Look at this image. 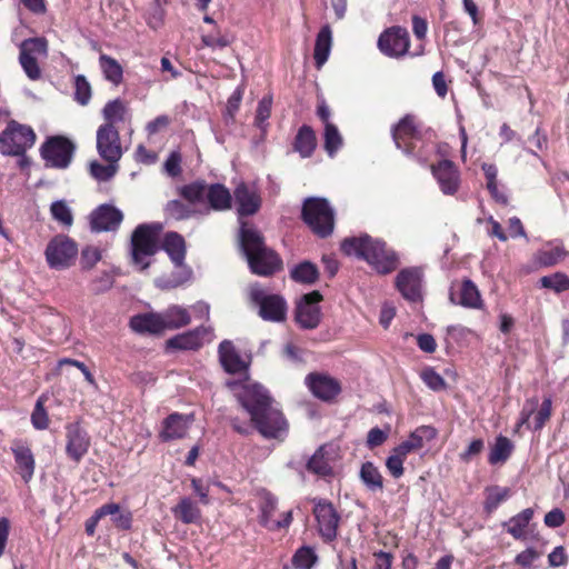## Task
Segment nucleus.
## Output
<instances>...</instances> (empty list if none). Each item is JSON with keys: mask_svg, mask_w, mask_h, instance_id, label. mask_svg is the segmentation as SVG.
<instances>
[{"mask_svg": "<svg viewBox=\"0 0 569 569\" xmlns=\"http://www.w3.org/2000/svg\"><path fill=\"white\" fill-rule=\"evenodd\" d=\"M76 150L74 143L66 137L54 136L41 146L40 153L47 167L66 169L69 167Z\"/></svg>", "mask_w": 569, "mask_h": 569, "instance_id": "9", "label": "nucleus"}, {"mask_svg": "<svg viewBox=\"0 0 569 569\" xmlns=\"http://www.w3.org/2000/svg\"><path fill=\"white\" fill-rule=\"evenodd\" d=\"M241 407L249 413L258 432L267 439H280L288 423L280 409L274 406L269 392L259 383H246L237 393Z\"/></svg>", "mask_w": 569, "mask_h": 569, "instance_id": "1", "label": "nucleus"}, {"mask_svg": "<svg viewBox=\"0 0 569 569\" xmlns=\"http://www.w3.org/2000/svg\"><path fill=\"white\" fill-rule=\"evenodd\" d=\"M540 558V552L533 548H527L515 558L516 565L522 568H529L531 565Z\"/></svg>", "mask_w": 569, "mask_h": 569, "instance_id": "59", "label": "nucleus"}, {"mask_svg": "<svg viewBox=\"0 0 569 569\" xmlns=\"http://www.w3.org/2000/svg\"><path fill=\"white\" fill-rule=\"evenodd\" d=\"M47 51L48 44L43 38H29L21 42L19 62L29 79L40 78L41 70L36 56H47Z\"/></svg>", "mask_w": 569, "mask_h": 569, "instance_id": "12", "label": "nucleus"}, {"mask_svg": "<svg viewBox=\"0 0 569 569\" xmlns=\"http://www.w3.org/2000/svg\"><path fill=\"white\" fill-rule=\"evenodd\" d=\"M113 284V277L109 272H102L100 277H98L92 282V290L96 293L104 292L109 290Z\"/></svg>", "mask_w": 569, "mask_h": 569, "instance_id": "62", "label": "nucleus"}, {"mask_svg": "<svg viewBox=\"0 0 569 569\" xmlns=\"http://www.w3.org/2000/svg\"><path fill=\"white\" fill-rule=\"evenodd\" d=\"M240 247L252 273L269 277L282 268L281 258L266 246L261 232L246 222L240 228Z\"/></svg>", "mask_w": 569, "mask_h": 569, "instance_id": "2", "label": "nucleus"}, {"mask_svg": "<svg viewBox=\"0 0 569 569\" xmlns=\"http://www.w3.org/2000/svg\"><path fill=\"white\" fill-rule=\"evenodd\" d=\"M160 224H139L131 236V261L139 270L151 264V258L159 249Z\"/></svg>", "mask_w": 569, "mask_h": 569, "instance_id": "5", "label": "nucleus"}, {"mask_svg": "<svg viewBox=\"0 0 569 569\" xmlns=\"http://www.w3.org/2000/svg\"><path fill=\"white\" fill-rule=\"evenodd\" d=\"M317 146L316 133L310 126L303 124L295 139V150L299 152L302 158H309Z\"/></svg>", "mask_w": 569, "mask_h": 569, "instance_id": "34", "label": "nucleus"}, {"mask_svg": "<svg viewBox=\"0 0 569 569\" xmlns=\"http://www.w3.org/2000/svg\"><path fill=\"white\" fill-rule=\"evenodd\" d=\"M201 40L206 47L220 49L228 47L232 42V38L220 32L203 34Z\"/></svg>", "mask_w": 569, "mask_h": 569, "instance_id": "54", "label": "nucleus"}, {"mask_svg": "<svg viewBox=\"0 0 569 569\" xmlns=\"http://www.w3.org/2000/svg\"><path fill=\"white\" fill-rule=\"evenodd\" d=\"M98 154L104 161L119 162L123 154L118 127L100 124L96 134Z\"/></svg>", "mask_w": 569, "mask_h": 569, "instance_id": "14", "label": "nucleus"}, {"mask_svg": "<svg viewBox=\"0 0 569 569\" xmlns=\"http://www.w3.org/2000/svg\"><path fill=\"white\" fill-rule=\"evenodd\" d=\"M271 106H272V97L266 96L263 97L259 103L256 111V124L259 129H266V121L269 119L271 114Z\"/></svg>", "mask_w": 569, "mask_h": 569, "instance_id": "50", "label": "nucleus"}, {"mask_svg": "<svg viewBox=\"0 0 569 569\" xmlns=\"http://www.w3.org/2000/svg\"><path fill=\"white\" fill-rule=\"evenodd\" d=\"M180 163H181L180 153L177 151H173L169 154V157L164 161L163 167H164L166 172L170 177H177L181 173Z\"/></svg>", "mask_w": 569, "mask_h": 569, "instance_id": "60", "label": "nucleus"}, {"mask_svg": "<svg viewBox=\"0 0 569 569\" xmlns=\"http://www.w3.org/2000/svg\"><path fill=\"white\" fill-rule=\"evenodd\" d=\"M102 117L104 122L102 124H110L117 127L120 122H124L129 117V109L124 101L114 99L108 101L102 109Z\"/></svg>", "mask_w": 569, "mask_h": 569, "instance_id": "31", "label": "nucleus"}, {"mask_svg": "<svg viewBox=\"0 0 569 569\" xmlns=\"http://www.w3.org/2000/svg\"><path fill=\"white\" fill-rule=\"evenodd\" d=\"M164 330H174L190 323L191 317L187 309L179 306H171L160 313Z\"/></svg>", "mask_w": 569, "mask_h": 569, "instance_id": "33", "label": "nucleus"}, {"mask_svg": "<svg viewBox=\"0 0 569 569\" xmlns=\"http://www.w3.org/2000/svg\"><path fill=\"white\" fill-rule=\"evenodd\" d=\"M422 271L419 268L402 269L396 277V287L401 296L412 302L421 299Z\"/></svg>", "mask_w": 569, "mask_h": 569, "instance_id": "20", "label": "nucleus"}, {"mask_svg": "<svg viewBox=\"0 0 569 569\" xmlns=\"http://www.w3.org/2000/svg\"><path fill=\"white\" fill-rule=\"evenodd\" d=\"M331 457H329L327 446H321L309 458L307 470L318 476H329L332 473Z\"/></svg>", "mask_w": 569, "mask_h": 569, "instance_id": "32", "label": "nucleus"}, {"mask_svg": "<svg viewBox=\"0 0 569 569\" xmlns=\"http://www.w3.org/2000/svg\"><path fill=\"white\" fill-rule=\"evenodd\" d=\"M31 422L37 430H44L49 426L48 413L40 399L37 401L36 407L32 411Z\"/></svg>", "mask_w": 569, "mask_h": 569, "instance_id": "52", "label": "nucleus"}, {"mask_svg": "<svg viewBox=\"0 0 569 569\" xmlns=\"http://www.w3.org/2000/svg\"><path fill=\"white\" fill-rule=\"evenodd\" d=\"M533 517V509L527 508L518 515L511 517L503 526L507 528V532L510 533L517 540L526 539L525 529L528 527L530 520Z\"/></svg>", "mask_w": 569, "mask_h": 569, "instance_id": "35", "label": "nucleus"}, {"mask_svg": "<svg viewBox=\"0 0 569 569\" xmlns=\"http://www.w3.org/2000/svg\"><path fill=\"white\" fill-rule=\"evenodd\" d=\"M173 516L181 522L189 525L197 522L201 517L198 505L190 498H182L179 503L172 508Z\"/></svg>", "mask_w": 569, "mask_h": 569, "instance_id": "37", "label": "nucleus"}, {"mask_svg": "<svg viewBox=\"0 0 569 569\" xmlns=\"http://www.w3.org/2000/svg\"><path fill=\"white\" fill-rule=\"evenodd\" d=\"M166 212L169 217L176 220L188 219L194 213L189 204L183 203L180 200H171L166 206Z\"/></svg>", "mask_w": 569, "mask_h": 569, "instance_id": "48", "label": "nucleus"}, {"mask_svg": "<svg viewBox=\"0 0 569 569\" xmlns=\"http://www.w3.org/2000/svg\"><path fill=\"white\" fill-rule=\"evenodd\" d=\"M332 47V31L329 24L323 26L316 38L313 58L317 68H321L328 60Z\"/></svg>", "mask_w": 569, "mask_h": 569, "instance_id": "30", "label": "nucleus"}, {"mask_svg": "<svg viewBox=\"0 0 569 569\" xmlns=\"http://www.w3.org/2000/svg\"><path fill=\"white\" fill-rule=\"evenodd\" d=\"M317 560L315 551L309 547L299 548L292 557V565L298 569H310Z\"/></svg>", "mask_w": 569, "mask_h": 569, "instance_id": "47", "label": "nucleus"}, {"mask_svg": "<svg viewBox=\"0 0 569 569\" xmlns=\"http://www.w3.org/2000/svg\"><path fill=\"white\" fill-rule=\"evenodd\" d=\"M421 379L433 391H439L446 388L445 379L431 368L422 371Z\"/></svg>", "mask_w": 569, "mask_h": 569, "instance_id": "53", "label": "nucleus"}, {"mask_svg": "<svg viewBox=\"0 0 569 569\" xmlns=\"http://www.w3.org/2000/svg\"><path fill=\"white\" fill-rule=\"evenodd\" d=\"M234 199L238 204V213L240 217L254 214L261 206V199L257 191L246 183H240L234 189Z\"/></svg>", "mask_w": 569, "mask_h": 569, "instance_id": "25", "label": "nucleus"}, {"mask_svg": "<svg viewBox=\"0 0 569 569\" xmlns=\"http://www.w3.org/2000/svg\"><path fill=\"white\" fill-rule=\"evenodd\" d=\"M323 138L325 150L330 157H333L342 146V137L338 128L333 123H327V126H325Z\"/></svg>", "mask_w": 569, "mask_h": 569, "instance_id": "42", "label": "nucleus"}, {"mask_svg": "<svg viewBox=\"0 0 569 569\" xmlns=\"http://www.w3.org/2000/svg\"><path fill=\"white\" fill-rule=\"evenodd\" d=\"M66 452L74 462L87 455L90 447V437L79 422L68 423L66 426Z\"/></svg>", "mask_w": 569, "mask_h": 569, "instance_id": "18", "label": "nucleus"}, {"mask_svg": "<svg viewBox=\"0 0 569 569\" xmlns=\"http://www.w3.org/2000/svg\"><path fill=\"white\" fill-rule=\"evenodd\" d=\"M250 300L259 308V316L267 321L281 322L287 316V302L279 295L267 293L259 284L250 287Z\"/></svg>", "mask_w": 569, "mask_h": 569, "instance_id": "8", "label": "nucleus"}, {"mask_svg": "<svg viewBox=\"0 0 569 569\" xmlns=\"http://www.w3.org/2000/svg\"><path fill=\"white\" fill-rule=\"evenodd\" d=\"M313 515L322 538L328 541L336 539L340 516L332 503L322 499L315 500Z\"/></svg>", "mask_w": 569, "mask_h": 569, "instance_id": "17", "label": "nucleus"}, {"mask_svg": "<svg viewBox=\"0 0 569 569\" xmlns=\"http://www.w3.org/2000/svg\"><path fill=\"white\" fill-rule=\"evenodd\" d=\"M50 212L52 218L64 227H71L73 223V214L70 207L64 200H57L51 203Z\"/></svg>", "mask_w": 569, "mask_h": 569, "instance_id": "43", "label": "nucleus"}, {"mask_svg": "<svg viewBox=\"0 0 569 569\" xmlns=\"http://www.w3.org/2000/svg\"><path fill=\"white\" fill-rule=\"evenodd\" d=\"M410 47V39L407 29L391 27L385 30L378 38L379 50L389 58L403 57Z\"/></svg>", "mask_w": 569, "mask_h": 569, "instance_id": "15", "label": "nucleus"}, {"mask_svg": "<svg viewBox=\"0 0 569 569\" xmlns=\"http://www.w3.org/2000/svg\"><path fill=\"white\" fill-rule=\"evenodd\" d=\"M107 164H102L94 160L90 163L91 176L99 181H108L114 177L119 166L118 162L107 161Z\"/></svg>", "mask_w": 569, "mask_h": 569, "instance_id": "44", "label": "nucleus"}, {"mask_svg": "<svg viewBox=\"0 0 569 569\" xmlns=\"http://www.w3.org/2000/svg\"><path fill=\"white\" fill-rule=\"evenodd\" d=\"M456 295L457 293L453 291H451V293H450V300L455 303L461 305L467 308H473V309L480 308V306H481V298H480L478 288L469 279H466L462 281V283L459 288V291H458V295H459L458 301H456Z\"/></svg>", "mask_w": 569, "mask_h": 569, "instance_id": "29", "label": "nucleus"}, {"mask_svg": "<svg viewBox=\"0 0 569 569\" xmlns=\"http://www.w3.org/2000/svg\"><path fill=\"white\" fill-rule=\"evenodd\" d=\"M218 352L220 363L227 372L240 373L247 369L244 361L238 355L231 341L223 340L219 345Z\"/></svg>", "mask_w": 569, "mask_h": 569, "instance_id": "27", "label": "nucleus"}, {"mask_svg": "<svg viewBox=\"0 0 569 569\" xmlns=\"http://www.w3.org/2000/svg\"><path fill=\"white\" fill-rule=\"evenodd\" d=\"M485 448L482 439H475L470 442L468 448L459 455L460 460L469 462L473 457L478 456Z\"/></svg>", "mask_w": 569, "mask_h": 569, "instance_id": "61", "label": "nucleus"}, {"mask_svg": "<svg viewBox=\"0 0 569 569\" xmlns=\"http://www.w3.org/2000/svg\"><path fill=\"white\" fill-rule=\"evenodd\" d=\"M162 249L168 253L176 267L181 268L178 278H173L166 284L168 288L177 287L189 279L191 271L183 267L186 257V242L177 232H168L162 241Z\"/></svg>", "mask_w": 569, "mask_h": 569, "instance_id": "13", "label": "nucleus"}, {"mask_svg": "<svg viewBox=\"0 0 569 569\" xmlns=\"http://www.w3.org/2000/svg\"><path fill=\"white\" fill-rule=\"evenodd\" d=\"M101 260V251L97 247H87L81 252V266L83 269H91Z\"/></svg>", "mask_w": 569, "mask_h": 569, "instance_id": "57", "label": "nucleus"}, {"mask_svg": "<svg viewBox=\"0 0 569 569\" xmlns=\"http://www.w3.org/2000/svg\"><path fill=\"white\" fill-rule=\"evenodd\" d=\"M180 194L190 203L208 201L210 209L223 211L231 208L232 196L228 188L221 183L207 184L204 181H194L180 189Z\"/></svg>", "mask_w": 569, "mask_h": 569, "instance_id": "4", "label": "nucleus"}, {"mask_svg": "<svg viewBox=\"0 0 569 569\" xmlns=\"http://www.w3.org/2000/svg\"><path fill=\"white\" fill-rule=\"evenodd\" d=\"M391 136L396 147L410 156L415 152L413 141L420 140L421 123L415 114H406L391 128Z\"/></svg>", "mask_w": 569, "mask_h": 569, "instance_id": "11", "label": "nucleus"}, {"mask_svg": "<svg viewBox=\"0 0 569 569\" xmlns=\"http://www.w3.org/2000/svg\"><path fill=\"white\" fill-rule=\"evenodd\" d=\"M406 457L399 455V452H395L387 458L386 467L391 473V476L396 479L400 478L403 475V462Z\"/></svg>", "mask_w": 569, "mask_h": 569, "instance_id": "55", "label": "nucleus"}, {"mask_svg": "<svg viewBox=\"0 0 569 569\" xmlns=\"http://www.w3.org/2000/svg\"><path fill=\"white\" fill-rule=\"evenodd\" d=\"M322 296L319 291L315 290L303 295L296 307V321L303 329H315L321 321V310L319 302Z\"/></svg>", "mask_w": 569, "mask_h": 569, "instance_id": "16", "label": "nucleus"}, {"mask_svg": "<svg viewBox=\"0 0 569 569\" xmlns=\"http://www.w3.org/2000/svg\"><path fill=\"white\" fill-rule=\"evenodd\" d=\"M276 508L277 499L272 495L267 493L261 506V523L269 529L274 522V520H272V515Z\"/></svg>", "mask_w": 569, "mask_h": 569, "instance_id": "51", "label": "nucleus"}, {"mask_svg": "<svg viewBox=\"0 0 569 569\" xmlns=\"http://www.w3.org/2000/svg\"><path fill=\"white\" fill-rule=\"evenodd\" d=\"M341 250L348 256L366 260L379 273L387 274L399 266V257L387 243L368 234L358 238H347L341 243Z\"/></svg>", "mask_w": 569, "mask_h": 569, "instance_id": "3", "label": "nucleus"}, {"mask_svg": "<svg viewBox=\"0 0 569 569\" xmlns=\"http://www.w3.org/2000/svg\"><path fill=\"white\" fill-rule=\"evenodd\" d=\"M551 398H545L537 415L535 416V430L541 429L551 416Z\"/></svg>", "mask_w": 569, "mask_h": 569, "instance_id": "56", "label": "nucleus"}, {"mask_svg": "<svg viewBox=\"0 0 569 569\" xmlns=\"http://www.w3.org/2000/svg\"><path fill=\"white\" fill-rule=\"evenodd\" d=\"M36 142V133L29 126L11 120L0 133V152L4 156L26 153Z\"/></svg>", "mask_w": 569, "mask_h": 569, "instance_id": "7", "label": "nucleus"}, {"mask_svg": "<svg viewBox=\"0 0 569 569\" xmlns=\"http://www.w3.org/2000/svg\"><path fill=\"white\" fill-rule=\"evenodd\" d=\"M485 492L486 500L483 508L488 513L495 511L498 508V506L506 501L511 495L509 488L500 486H490L486 488Z\"/></svg>", "mask_w": 569, "mask_h": 569, "instance_id": "40", "label": "nucleus"}, {"mask_svg": "<svg viewBox=\"0 0 569 569\" xmlns=\"http://www.w3.org/2000/svg\"><path fill=\"white\" fill-rule=\"evenodd\" d=\"M290 276L296 282L311 284L318 279L319 271L316 264L303 261L291 269Z\"/></svg>", "mask_w": 569, "mask_h": 569, "instance_id": "41", "label": "nucleus"}, {"mask_svg": "<svg viewBox=\"0 0 569 569\" xmlns=\"http://www.w3.org/2000/svg\"><path fill=\"white\" fill-rule=\"evenodd\" d=\"M210 331V328L201 326L177 335L167 341V348L174 350H197L202 346V340Z\"/></svg>", "mask_w": 569, "mask_h": 569, "instance_id": "24", "label": "nucleus"}, {"mask_svg": "<svg viewBox=\"0 0 569 569\" xmlns=\"http://www.w3.org/2000/svg\"><path fill=\"white\" fill-rule=\"evenodd\" d=\"M99 66L104 78L114 86H119L123 80V69L121 64L108 54H100Z\"/></svg>", "mask_w": 569, "mask_h": 569, "instance_id": "39", "label": "nucleus"}, {"mask_svg": "<svg viewBox=\"0 0 569 569\" xmlns=\"http://www.w3.org/2000/svg\"><path fill=\"white\" fill-rule=\"evenodd\" d=\"M513 449L515 446L509 438L501 435L498 436L495 445L490 449L488 462L490 465L505 463L511 456Z\"/></svg>", "mask_w": 569, "mask_h": 569, "instance_id": "38", "label": "nucleus"}, {"mask_svg": "<svg viewBox=\"0 0 569 569\" xmlns=\"http://www.w3.org/2000/svg\"><path fill=\"white\" fill-rule=\"evenodd\" d=\"M568 557L562 546L556 547L548 556L550 567H560L567 563Z\"/></svg>", "mask_w": 569, "mask_h": 569, "instance_id": "64", "label": "nucleus"}, {"mask_svg": "<svg viewBox=\"0 0 569 569\" xmlns=\"http://www.w3.org/2000/svg\"><path fill=\"white\" fill-rule=\"evenodd\" d=\"M359 476L369 491L381 492L383 490V477L372 462L362 463Z\"/></svg>", "mask_w": 569, "mask_h": 569, "instance_id": "36", "label": "nucleus"}, {"mask_svg": "<svg viewBox=\"0 0 569 569\" xmlns=\"http://www.w3.org/2000/svg\"><path fill=\"white\" fill-rule=\"evenodd\" d=\"M306 382L311 392L325 401L333 399L341 391L340 383L326 375L310 373L307 376Z\"/></svg>", "mask_w": 569, "mask_h": 569, "instance_id": "23", "label": "nucleus"}, {"mask_svg": "<svg viewBox=\"0 0 569 569\" xmlns=\"http://www.w3.org/2000/svg\"><path fill=\"white\" fill-rule=\"evenodd\" d=\"M130 327L139 333L158 335L164 331L161 315L153 312L133 316L130 319Z\"/></svg>", "mask_w": 569, "mask_h": 569, "instance_id": "28", "label": "nucleus"}, {"mask_svg": "<svg viewBox=\"0 0 569 569\" xmlns=\"http://www.w3.org/2000/svg\"><path fill=\"white\" fill-rule=\"evenodd\" d=\"M542 288L551 289L557 293L569 290V277L562 272H556L540 278Z\"/></svg>", "mask_w": 569, "mask_h": 569, "instance_id": "45", "label": "nucleus"}, {"mask_svg": "<svg viewBox=\"0 0 569 569\" xmlns=\"http://www.w3.org/2000/svg\"><path fill=\"white\" fill-rule=\"evenodd\" d=\"M44 253L50 268L66 269L74 262L78 254V246L69 237L58 234L49 241Z\"/></svg>", "mask_w": 569, "mask_h": 569, "instance_id": "10", "label": "nucleus"}, {"mask_svg": "<svg viewBox=\"0 0 569 569\" xmlns=\"http://www.w3.org/2000/svg\"><path fill=\"white\" fill-rule=\"evenodd\" d=\"M433 177L437 179L440 189L446 194H453L459 188V172L450 160H441L431 166Z\"/></svg>", "mask_w": 569, "mask_h": 569, "instance_id": "22", "label": "nucleus"}, {"mask_svg": "<svg viewBox=\"0 0 569 569\" xmlns=\"http://www.w3.org/2000/svg\"><path fill=\"white\" fill-rule=\"evenodd\" d=\"M305 223L320 238L330 236L335 227V211L327 199L311 197L305 200L301 210Z\"/></svg>", "mask_w": 569, "mask_h": 569, "instance_id": "6", "label": "nucleus"}, {"mask_svg": "<svg viewBox=\"0 0 569 569\" xmlns=\"http://www.w3.org/2000/svg\"><path fill=\"white\" fill-rule=\"evenodd\" d=\"M563 256V249L556 247L549 250L539 251L536 256V260L542 267H551L557 264Z\"/></svg>", "mask_w": 569, "mask_h": 569, "instance_id": "49", "label": "nucleus"}, {"mask_svg": "<svg viewBox=\"0 0 569 569\" xmlns=\"http://www.w3.org/2000/svg\"><path fill=\"white\" fill-rule=\"evenodd\" d=\"M91 86L87 78L78 74L74 79V100L81 104L87 106L91 99Z\"/></svg>", "mask_w": 569, "mask_h": 569, "instance_id": "46", "label": "nucleus"}, {"mask_svg": "<svg viewBox=\"0 0 569 569\" xmlns=\"http://www.w3.org/2000/svg\"><path fill=\"white\" fill-rule=\"evenodd\" d=\"M191 421L192 419L189 416H184L178 412L169 415L163 420L160 438L163 441L183 438L188 432Z\"/></svg>", "mask_w": 569, "mask_h": 569, "instance_id": "26", "label": "nucleus"}, {"mask_svg": "<svg viewBox=\"0 0 569 569\" xmlns=\"http://www.w3.org/2000/svg\"><path fill=\"white\" fill-rule=\"evenodd\" d=\"M388 438V435L380 428L376 427L369 430L367 436V445L369 448L381 446Z\"/></svg>", "mask_w": 569, "mask_h": 569, "instance_id": "63", "label": "nucleus"}, {"mask_svg": "<svg viewBox=\"0 0 569 569\" xmlns=\"http://www.w3.org/2000/svg\"><path fill=\"white\" fill-rule=\"evenodd\" d=\"M11 452L14 458L17 472L24 482H29L34 473L36 460L30 446L20 439L11 443Z\"/></svg>", "mask_w": 569, "mask_h": 569, "instance_id": "21", "label": "nucleus"}, {"mask_svg": "<svg viewBox=\"0 0 569 569\" xmlns=\"http://www.w3.org/2000/svg\"><path fill=\"white\" fill-rule=\"evenodd\" d=\"M421 448H423L421 441L416 437L415 432H412L407 440L402 441L395 448V452H399V455L407 457L410 452Z\"/></svg>", "mask_w": 569, "mask_h": 569, "instance_id": "58", "label": "nucleus"}, {"mask_svg": "<svg viewBox=\"0 0 569 569\" xmlns=\"http://www.w3.org/2000/svg\"><path fill=\"white\" fill-rule=\"evenodd\" d=\"M123 220V213L112 204H101L90 214L92 231H116Z\"/></svg>", "mask_w": 569, "mask_h": 569, "instance_id": "19", "label": "nucleus"}]
</instances>
